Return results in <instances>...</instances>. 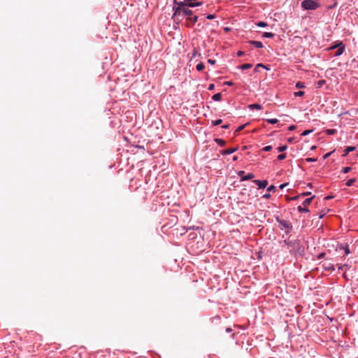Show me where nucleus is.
<instances>
[{
  "instance_id": "1",
  "label": "nucleus",
  "mask_w": 358,
  "mask_h": 358,
  "mask_svg": "<svg viewBox=\"0 0 358 358\" xmlns=\"http://www.w3.org/2000/svg\"><path fill=\"white\" fill-rule=\"evenodd\" d=\"M189 3V1H178L177 0H173V10L174 11L173 17H178L181 15V10L185 7H187L186 3Z\"/></svg>"
},
{
  "instance_id": "2",
  "label": "nucleus",
  "mask_w": 358,
  "mask_h": 358,
  "mask_svg": "<svg viewBox=\"0 0 358 358\" xmlns=\"http://www.w3.org/2000/svg\"><path fill=\"white\" fill-rule=\"evenodd\" d=\"M301 7L304 10H316L320 4L313 0H304L301 2Z\"/></svg>"
},
{
  "instance_id": "3",
  "label": "nucleus",
  "mask_w": 358,
  "mask_h": 358,
  "mask_svg": "<svg viewBox=\"0 0 358 358\" xmlns=\"http://www.w3.org/2000/svg\"><path fill=\"white\" fill-rule=\"evenodd\" d=\"M276 220H277V222L280 224V229H282V230L285 229L286 232L289 233V231L291 230V229L292 228L291 223H289V222H287L286 220H280L279 218H277Z\"/></svg>"
},
{
  "instance_id": "4",
  "label": "nucleus",
  "mask_w": 358,
  "mask_h": 358,
  "mask_svg": "<svg viewBox=\"0 0 358 358\" xmlns=\"http://www.w3.org/2000/svg\"><path fill=\"white\" fill-rule=\"evenodd\" d=\"M198 20V16L194 15L193 17L189 16L187 17V27H192L194 23H196Z\"/></svg>"
},
{
  "instance_id": "5",
  "label": "nucleus",
  "mask_w": 358,
  "mask_h": 358,
  "mask_svg": "<svg viewBox=\"0 0 358 358\" xmlns=\"http://www.w3.org/2000/svg\"><path fill=\"white\" fill-rule=\"evenodd\" d=\"M253 182H255L256 185H258V187L259 189H264L268 185L267 180H253Z\"/></svg>"
},
{
  "instance_id": "6",
  "label": "nucleus",
  "mask_w": 358,
  "mask_h": 358,
  "mask_svg": "<svg viewBox=\"0 0 358 358\" xmlns=\"http://www.w3.org/2000/svg\"><path fill=\"white\" fill-rule=\"evenodd\" d=\"M192 10L189 9L187 7H185L181 10V15L187 16V17L192 15Z\"/></svg>"
},
{
  "instance_id": "7",
  "label": "nucleus",
  "mask_w": 358,
  "mask_h": 358,
  "mask_svg": "<svg viewBox=\"0 0 358 358\" xmlns=\"http://www.w3.org/2000/svg\"><path fill=\"white\" fill-rule=\"evenodd\" d=\"M322 266L327 271H333V270H334V265L331 263L329 262H324V264H322Z\"/></svg>"
},
{
  "instance_id": "8",
  "label": "nucleus",
  "mask_w": 358,
  "mask_h": 358,
  "mask_svg": "<svg viewBox=\"0 0 358 358\" xmlns=\"http://www.w3.org/2000/svg\"><path fill=\"white\" fill-rule=\"evenodd\" d=\"M237 148H229L221 151V154L223 155H230L237 150Z\"/></svg>"
},
{
  "instance_id": "9",
  "label": "nucleus",
  "mask_w": 358,
  "mask_h": 358,
  "mask_svg": "<svg viewBox=\"0 0 358 358\" xmlns=\"http://www.w3.org/2000/svg\"><path fill=\"white\" fill-rule=\"evenodd\" d=\"M249 43L255 45L257 48H262L263 47L262 43L260 41H250Z\"/></svg>"
},
{
  "instance_id": "10",
  "label": "nucleus",
  "mask_w": 358,
  "mask_h": 358,
  "mask_svg": "<svg viewBox=\"0 0 358 358\" xmlns=\"http://www.w3.org/2000/svg\"><path fill=\"white\" fill-rule=\"evenodd\" d=\"M344 50H345V45H341L340 47V48H338L337 50V51L335 52L334 56L338 57V56L341 55L343 53Z\"/></svg>"
},
{
  "instance_id": "11",
  "label": "nucleus",
  "mask_w": 358,
  "mask_h": 358,
  "mask_svg": "<svg viewBox=\"0 0 358 358\" xmlns=\"http://www.w3.org/2000/svg\"><path fill=\"white\" fill-rule=\"evenodd\" d=\"M248 108L250 109H257V110L262 109V106L258 103L250 104L248 106Z\"/></svg>"
},
{
  "instance_id": "12",
  "label": "nucleus",
  "mask_w": 358,
  "mask_h": 358,
  "mask_svg": "<svg viewBox=\"0 0 358 358\" xmlns=\"http://www.w3.org/2000/svg\"><path fill=\"white\" fill-rule=\"evenodd\" d=\"M255 177L254 174L250 173H248L246 176H244L241 178V180H250V179H252L253 178Z\"/></svg>"
},
{
  "instance_id": "13",
  "label": "nucleus",
  "mask_w": 358,
  "mask_h": 358,
  "mask_svg": "<svg viewBox=\"0 0 358 358\" xmlns=\"http://www.w3.org/2000/svg\"><path fill=\"white\" fill-rule=\"evenodd\" d=\"M314 197H315V196H312V197H310V198L306 199L303 201V202L302 205H303V206H305V207H307V206H308V205L311 203V201H312V200H313V199Z\"/></svg>"
},
{
  "instance_id": "14",
  "label": "nucleus",
  "mask_w": 358,
  "mask_h": 358,
  "mask_svg": "<svg viewBox=\"0 0 358 358\" xmlns=\"http://www.w3.org/2000/svg\"><path fill=\"white\" fill-rule=\"evenodd\" d=\"M355 150V147L354 146H349L346 148V149L344 151L343 156H346L350 152L354 151Z\"/></svg>"
},
{
  "instance_id": "15",
  "label": "nucleus",
  "mask_w": 358,
  "mask_h": 358,
  "mask_svg": "<svg viewBox=\"0 0 358 358\" xmlns=\"http://www.w3.org/2000/svg\"><path fill=\"white\" fill-rule=\"evenodd\" d=\"M341 45H345L343 43L342 41H340V42L337 43L336 44L331 46L330 48H329L328 50H334V49H336L337 48H340V47Z\"/></svg>"
},
{
  "instance_id": "16",
  "label": "nucleus",
  "mask_w": 358,
  "mask_h": 358,
  "mask_svg": "<svg viewBox=\"0 0 358 358\" xmlns=\"http://www.w3.org/2000/svg\"><path fill=\"white\" fill-rule=\"evenodd\" d=\"M284 242H285V243L286 245H287L288 246L293 247V248H294V247H295V245H299L298 242H297V241H293V242H292V241H285Z\"/></svg>"
},
{
  "instance_id": "17",
  "label": "nucleus",
  "mask_w": 358,
  "mask_h": 358,
  "mask_svg": "<svg viewBox=\"0 0 358 358\" xmlns=\"http://www.w3.org/2000/svg\"><path fill=\"white\" fill-rule=\"evenodd\" d=\"M212 99L215 101H219L221 100L222 99V94L221 93H217L215 94H214L212 97Z\"/></svg>"
},
{
  "instance_id": "18",
  "label": "nucleus",
  "mask_w": 358,
  "mask_h": 358,
  "mask_svg": "<svg viewBox=\"0 0 358 358\" xmlns=\"http://www.w3.org/2000/svg\"><path fill=\"white\" fill-rule=\"evenodd\" d=\"M252 65L251 64H244L241 66H240V69L242 70H246L252 68Z\"/></svg>"
},
{
  "instance_id": "19",
  "label": "nucleus",
  "mask_w": 358,
  "mask_h": 358,
  "mask_svg": "<svg viewBox=\"0 0 358 358\" xmlns=\"http://www.w3.org/2000/svg\"><path fill=\"white\" fill-rule=\"evenodd\" d=\"M215 141L220 146H224L226 144V142L221 138H215Z\"/></svg>"
},
{
  "instance_id": "20",
  "label": "nucleus",
  "mask_w": 358,
  "mask_h": 358,
  "mask_svg": "<svg viewBox=\"0 0 358 358\" xmlns=\"http://www.w3.org/2000/svg\"><path fill=\"white\" fill-rule=\"evenodd\" d=\"M298 210L300 213H302V212L308 213V212H309V210L306 207H305V206L302 207L301 206H298Z\"/></svg>"
},
{
  "instance_id": "21",
  "label": "nucleus",
  "mask_w": 358,
  "mask_h": 358,
  "mask_svg": "<svg viewBox=\"0 0 358 358\" xmlns=\"http://www.w3.org/2000/svg\"><path fill=\"white\" fill-rule=\"evenodd\" d=\"M326 134L328 135H333L335 134L337 132L336 129H327L325 131Z\"/></svg>"
},
{
  "instance_id": "22",
  "label": "nucleus",
  "mask_w": 358,
  "mask_h": 358,
  "mask_svg": "<svg viewBox=\"0 0 358 358\" xmlns=\"http://www.w3.org/2000/svg\"><path fill=\"white\" fill-rule=\"evenodd\" d=\"M196 70H197V71H202L203 69H204L205 66H204V64H203V63H201H201H199V64H198L196 65Z\"/></svg>"
},
{
  "instance_id": "23",
  "label": "nucleus",
  "mask_w": 358,
  "mask_h": 358,
  "mask_svg": "<svg viewBox=\"0 0 358 358\" xmlns=\"http://www.w3.org/2000/svg\"><path fill=\"white\" fill-rule=\"evenodd\" d=\"M263 36L266 38H273L274 36V34L271 32H264L263 34Z\"/></svg>"
},
{
  "instance_id": "24",
  "label": "nucleus",
  "mask_w": 358,
  "mask_h": 358,
  "mask_svg": "<svg viewBox=\"0 0 358 358\" xmlns=\"http://www.w3.org/2000/svg\"><path fill=\"white\" fill-rule=\"evenodd\" d=\"M356 181V178H352V179H350L348 180L347 182H346V185L348 187H350L351 185H352V184Z\"/></svg>"
},
{
  "instance_id": "25",
  "label": "nucleus",
  "mask_w": 358,
  "mask_h": 358,
  "mask_svg": "<svg viewBox=\"0 0 358 358\" xmlns=\"http://www.w3.org/2000/svg\"><path fill=\"white\" fill-rule=\"evenodd\" d=\"M266 121L270 124H276L278 122V119L272 118V119H267Z\"/></svg>"
},
{
  "instance_id": "26",
  "label": "nucleus",
  "mask_w": 358,
  "mask_h": 358,
  "mask_svg": "<svg viewBox=\"0 0 358 358\" xmlns=\"http://www.w3.org/2000/svg\"><path fill=\"white\" fill-rule=\"evenodd\" d=\"M287 148V145H282V146H280L277 148L278 151L281 152H283L285 150H286Z\"/></svg>"
},
{
  "instance_id": "27",
  "label": "nucleus",
  "mask_w": 358,
  "mask_h": 358,
  "mask_svg": "<svg viewBox=\"0 0 358 358\" xmlns=\"http://www.w3.org/2000/svg\"><path fill=\"white\" fill-rule=\"evenodd\" d=\"M222 120L221 119H218V120H213L212 121V124L215 126L216 125H219L222 123Z\"/></svg>"
},
{
  "instance_id": "28",
  "label": "nucleus",
  "mask_w": 358,
  "mask_h": 358,
  "mask_svg": "<svg viewBox=\"0 0 358 358\" xmlns=\"http://www.w3.org/2000/svg\"><path fill=\"white\" fill-rule=\"evenodd\" d=\"M257 25L259 27H264L267 26V24L264 22H259L257 23Z\"/></svg>"
},
{
  "instance_id": "29",
  "label": "nucleus",
  "mask_w": 358,
  "mask_h": 358,
  "mask_svg": "<svg viewBox=\"0 0 358 358\" xmlns=\"http://www.w3.org/2000/svg\"><path fill=\"white\" fill-rule=\"evenodd\" d=\"M285 158H286V154L285 153H282V154H280V155H279L278 156V160H282V159H284Z\"/></svg>"
},
{
  "instance_id": "30",
  "label": "nucleus",
  "mask_w": 358,
  "mask_h": 358,
  "mask_svg": "<svg viewBox=\"0 0 358 358\" xmlns=\"http://www.w3.org/2000/svg\"><path fill=\"white\" fill-rule=\"evenodd\" d=\"M303 94H304L303 91H299V92H294L295 96H302Z\"/></svg>"
},
{
  "instance_id": "31",
  "label": "nucleus",
  "mask_w": 358,
  "mask_h": 358,
  "mask_svg": "<svg viewBox=\"0 0 358 358\" xmlns=\"http://www.w3.org/2000/svg\"><path fill=\"white\" fill-rule=\"evenodd\" d=\"M259 67H262V68H265V69H269L268 68H267L266 66H264V65H263L262 64H258L256 66V67H255V70L257 71V69H258Z\"/></svg>"
},
{
  "instance_id": "32",
  "label": "nucleus",
  "mask_w": 358,
  "mask_h": 358,
  "mask_svg": "<svg viewBox=\"0 0 358 358\" xmlns=\"http://www.w3.org/2000/svg\"><path fill=\"white\" fill-rule=\"evenodd\" d=\"M271 149H272L271 145H267L263 148V150L265 152H268V151L271 150Z\"/></svg>"
},
{
  "instance_id": "33",
  "label": "nucleus",
  "mask_w": 358,
  "mask_h": 358,
  "mask_svg": "<svg viewBox=\"0 0 358 358\" xmlns=\"http://www.w3.org/2000/svg\"><path fill=\"white\" fill-rule=\"evenodd\" d=\"M350 170H351V168H350V167L347 166V167H344V168L343 169V171H343V173H348L349 171H350Z\"/></svg>"
},
{
  "instance_id": "34",
  "label": "nucleus",
  "mask_w": 358,
  "mask_h": 358,
  "mask_svg": "<svg viewBox=\"0 0 358 358\" xmlns=\"http://www.w3.org/2000/svg\"><path fill=\"white\" fill-rule=\"evenodd\" d=\"M304 87L303 84L301 82H298L296 84V87L297 88H303Z\"/></svg>"
},
{
  "instance_id": "35",
  "label": "nucleus",
  "mask_w": 358,
  "mask_h": 358,
  "mask_svg": "<svg viewBox=\"0 0 358 358\" xmlns=\"http://www.w3.org/2000/svg\"><path fill=\"white\" fill-rule=\"evenodd\" d=\"M245 127V124H243V125H241L240 127H238L236 129V132H239L241 131H242Z\"/></svg>"
},
{
  "instance_id": "36",
  "label": "nucleus",
  "mask_w": 358,
  "mask_h": 358,
  "mask_svg": "<svg viewBox=\"0 0 358 358\" xmlns=\"http://www.w3.org/2000/svg\"><path fill=\"white\" fill-rule=\"evenodd\" d=\"M276 189V187L274 186V185H270L267 190L271 192V191H275Z\"/></svg>"
},
{
  "instance_id": "37",
  "label": "nucleus",
  "mask_w": 358,
  "mask_h": 358,
  "mask_svg": "<svg viewBox=\"0 0 358 358\" xmlns=\"http://www.w3.org/2000/svg\"><path fill=\"white\" fill-rule=\"evenodd\" d=\"M312 131H313V130H306V131H304L301 134V135H302V136H306V135H308V134H310Z\"/></svg>"
},
{
  "instance_id": "38",
  "label": "nucleus",
  "mask_w": 358,
  "mask_h": 358,
  "mask_svg": "<svg viewBox=\"0 0 358 358\" xmlns=\"http://www.w3.org/2000/svg\"><path fill=\"white\" fill-rule=\"evenodd\" d=\"M306 161L308 162H316L317 159L316 158H306Z\"/></svg>"
},
{
  "instance_id": "39",
  "label": "nucleus",
  "mask_w": 358,
  "mask_h": 358,
  "mask_svg": "<svg viewBox=\"0 0 358 358\" xmlns=\"http://www.w3.org/2000/svg\"><path fill=\"white\" fill-rule=\"evenodd\" d=\"M207 19L208 20H213L215 17V15L209 14L207 15Z\"/></svg>"
},
{
  "instance_id": "40",
  "label": "nucleus",
  "mask_w": 358,
  "mask_h": 358,
  "mask_svg": "<svg viewBox=\"0 0 358 358\" xmlns=\"http://www.w3.org/2000/svg\"><path fill=\"white\" fill-rule=\"evenodd\" d=\"M208 63H209V64H210L212 65L215 64V60L209 59H208Z\"/></svg>"
},
{
  "instance_id": "41",
  "label": "nucleus",
  "mask_w": 358,
  "mask_h": 358,
  "mask_svg": "<svg viewBox=\"0 0 358 358\" xmlns=\"http://www.w3.org/2000/svg\"><path fill=\"white\" fill-rule=\"evenodd\" d=\"M295 129H296V126L295 125H291L288 128L289 131H294Z\"/></svg>"
},
{
  "instance_id": "42",
  "label": "nucleus",
  "mask_w": 358,
  "mask_h": 358,
  "mask_svg": "<svg viewBox=\"0 0 358 358\" xmlns=\"http://www.w3.org/2000/svg\"><path fill=\"white\" fill-rule=\"evenodd\" d=\"M345 252L346 255H348L350 252L348 246L345 248Z\"/></svg>"
},
{
  "instance_id": "43",
  "label": "nucleus",
  "mask_w": 358,
  "mask_h": 358,
  "mask_svg": "<svg viewBox=\"0 0 358 358\" xmlns=\"http://www.w3.org/2000/svg\"><path fill=\"white\" fill-rule=\"evenodd\" d=\"M237 55H238V57H241V56L244 55V52L238 51V52H237Z\"/></svg>"
},
{
  "instance_id": "44",
  "label": "nucleus",
  "mask_w": 358,
  "mask_h": 358,
  "mask_svg": "<svg viewBox=\"0 0 358 358\" xmlns=\"http://www.w3.org/2000/svg\"><path fill=\"white\" fill-rule=\"evenodd\" d=\"M224 84L227 85L231 86V85H233L234 83L231 81H227V82H225Z\"/></svg>"
},
{
  "instance_id": "45",
  "label": "nucleus",
  "mask_w": 358,
  "mask_h": 358,
  "mask_svg": "<svg viewBox=\"0 0 358 358\" xmlns=\"http://www.w3.org/2000/svg\"><path fill=\"white\" fill-rule=\"evenodd\" d=\"M243 175H244V171H240L238 172V176H241V178H242L243 176H244Z\"/></svg>"
},
{
  "instance_id": "46",
  "label": "nucleus",
  "mask_w": 358,
  "mask_h": 358,
  "mask_svg": "<svg viewBox=\"0 0 358 358\" xmlns=\"http://www.w3.org/2000/svg\"><path fill=\"white\" fill-rule=\"evenodd\" d=\"M310 192H307L302 193L301 196H308V195H310Z\"/></svg>"
},
{
  "instance_id": "47",
  "label": "nucleus",
  "mask_w": 358,
  "mask_h": 358,
  "mask_svg": "<svg viewBox=\"0 0 358 358\" xmlns=\"http://www.w3.org/2000/svg\"><path fill=\"white\" fill-rule=\"evenodd\" d=\"M214 89V85L213 84H210L208 87V90H213Z\"/></svg>"
},
{
  "instance_id": "48",
  "label": "nucleus",
  "mask_w": 358,
  "mask_h": 358,
  "mask_svg": "<svg viewBox=\"0 0 358 358\" xmlns=\"http://www.w3.org/2000/svg\"><path fill=\"white\" fill-rule=\"evenodd\" d=\"M288 183H284L280 185V189H283L285 186H287Z\"/></svg>"
},
{
  "instance_id": "49",
  "label": "nucleus",
  "mask_w": 358,
  "mask_h": 358,
  "mask_svg": "<svg viewBox=\"0 0 358 358\" xmlns=\"http://www.w3.org/2000/svg\"><path fill=\"white\" fill-rule=\"evenodd\" d=\"M271 196L269 194H266L263 196L264 198L268 199Z\"/></svg>"
},
{
  "instance_id": "50",
  "label": "nucleus",
  "mask_w": 358,
  "mask_h": 358,
  "mask_svg": "<svg viewBox=\"0 0 358 358\" xmlns=\"http://www.w3.org/2000/svg\"><path fill=\"white\" fill-rule=\"evenodd\" d=\"M330 155H331V153H330V152L327 153V154L324 156V159H325V158H327Z\"/></svg>"
},
{
  "instance_id": "51",
  "label": "nucleus",
  "mask_w": 358,
  "mask_h": 358,
  "mask_svg": "<svg viewBox=\"0 0 358 358\" xmlns=\"http://www.w3.org/2000/svg\"><path fill=\"white\" fill-rule=\"evenodd\" d=\"M324 253H321V254H320V255H319V256H318V259L322 258V257H324Z\"/></svg>"
},
{
  "instance_id": "52",
  "label": "nucleus",
  "mask_w": 358,
  "mask_h": 358,
  "mask_svg": "<svg viewBox=\"0 0 358 358\" xmlns=\"http://www.w3.org/2000/svg\"><path fill=\"white\" fill-rule=\"evenodd\" d=\"M333 197H334L333 196H327V197L325 198V199H327V200H328V199H332Z\"/></svg>"
},
{
  "instance_id": "53",
  "label": "nucleus",
  "mask_w": 358,
  "mask_h": 358,
  "mask_svg": "<svg viewBox=\"0 0 358 358\" xmlns=\"http://www.w3.org/2000/svg\"><path fill=\"white\" fill-rule=\"evenodd\" d=\"M222 128H224V129H227V128H229V124L223 125V126H222Z\"/></svg>"
},
{
  "instance_id": "54",
  "label": "nucleus",
  "mask_w": 358,
  "mask_h": 358,
  "mask_svg": "<svg viewBox=\"0 0 358 358\" xmlns=\"http://www.w3.org/2000/svg\"><path fill=\"white\" fill-rule=\"evenodd\" d=\"M292 141H293V138H289L288 139V142H289V143L292 142Z\"/></svg>"
},
{
  "instance_id": "55",
  "label": "nucleus",
  "mask_w": 358,
  "mask_h": 358,
  "mask_svg": "<svg viewBox=\"0 0 358 358\" xmlns=\"http://www.w3.org/2000/svg\"><path fill=\"white\" fill-rule=\"evenodd\" d=\"M238 159V157L236 156L234 157L233 160L236 161Z\"/></svg>"
},
{
  "instance_id": "56",
  "label": "nucleus",
  "mask_w": 358,
  "mask_h": 358,
  "mask_svg": "<svg viewBox=\"0 0 358 358\" xmlns=\"http://www.w3.org/2000/svg\"><path fill=\"white\" fill-rule=\"evenodd\" d=\"M324 214H320V218H322L324 217Z\"/></svg>"
},
{
  "instance_id": "57",
  "label": "nucleus",
  "mask_w": 358,
  "mask_h": 358,
  "mask_svg": "<svg viewBox=\"0 0 358 358\" xmlns=\"http://www.w3.org/2000/svg\"><path fill=\"white\" fill-rule=\"evenodd\" d=\"M299 196H296L293 197V199H294V200H295V199H297V198H298Z\"/></svg>"
},
{
  "instance_id": "58",
  "label": "nucleus",
  "mask_w": 358,
  "mask_h": 358,
  "mask_svg": "<svg viewBox=\"0 0 358 358\" xmlns=\"http://www.w3.org/2000/svg\"><path fill=\"white\" fill-rule=\"evenodd\" d=\"M231 331V329H229V328L227 329V331L230 332Z\"/></svg>"
},
{
  "instance_id": "59",
  "label": "nucleus",
  "mask_w": 358,
  "mask_h": 358,
  "mask_svg": "<svg viewBox=\"0 0 358 358\" xmlns=\"http://www.w3.org/2000/svg\"><path fill=\"white\" fill-rule=\"evenodd\" d=\"M324 83V80H322V81H320V85H322V83Z\"/></svg>"
},
{
  "instance_id": "60",
  "label": "nucleus",
  "mask_w": 358,
  "mask_h": 358,
  "mask_svg": "<svg viewBox=\"0 0 358 358\" xmlns=\"http://www.w3.org/2000/svg\"><path fill=\"white\" fill-rule=\"evenodd\" d=\"M308 186H309V187H312L311 183H309V184H308Z\"/></svg>"
}]
</instances>
